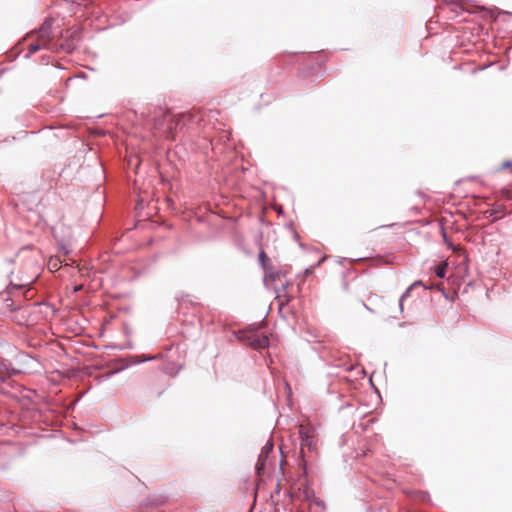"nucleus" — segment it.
Instances as JSON below:
<instances>
[{"instance_id":"f257e3e1","label":"nucleus","mask_w":512,"mask_h":512,"mask_svg":"<svg viewBox=\"0 0 512 512\" xmlns=\"http://www.w3.org/2000/svg\"><path fill=\"white\" fill-rule=\"evenodd\" d=\"M52 24V19H46L38 31L28 35V51L30 54H33L39 51L40 49L48 48L53 37Z\"/></svg>"},{"instance_id":"f03ea898","label":"nucleus","mask_w":512,"mask_h":512,"mask_svg":"<svg viewBox=\"0 0 512 512\" xmlns=\"http://www.w3.org/2000/svg\"><path fill=\"white\" fill-rule=\"evenodd\" d=\"M71 263H68L66 260L67 258H49L47 263V268L50 272H56L62 267H68L75 265V268L78 270L79 274L81 276H88L90 267L87 265L86 261H83L82 259L76 260L74 258H68Z\"/></svg>"},{"instance_id":"7ed1b4c3","label":"nucleus","mask_w":512,"mask_h":512,"mask_svg":"<svg viewBox=\"0 0 512 512\" xmlns=\"http://www.w3.org/2000/svg\"><path fill=\"white\" fill-rule=\"evenodd\" d=\"M299 435L301 438V452H304V449L307 448L309 451H313L316 449V440L314 429L307 425L299 426Z\"/></svg>"},{"instance_id":"20e7f679","label":"nucleus","mask_w":512,"mask_h":512,"mask_svg":"<svg viewBox=\"0 0 512 512\" xmlns=\"http://www.w3.org/2000/svg\"><path fill=\"white\" fill-rule=\"evenodd\" d=\"M191 114H178L170 118L167 129L164 131L166 138L174 140L176 137V130L181 126L184 118L191 119Z\"/></svg>"},{"instance_id":"39448f33","label":"nucleus","mask_w":512,"mask_h":512,"mask_svg":"<svg viewBox=\"0 0 512 512\" xmlns=\"http://www.w3.org/2000/svg\"><path fill=\"white\" fill-rule=\"evenodd\" d=\"M270 258H264L261 257V264L263 268L265 269V281H275L276 279L280 278L281 275H284L281 271L274 272L270 267L267 265V261Z\"/></svg>"},{"instance_id":"423d86ee","label":"nucleus","mask_w":512,"mask_h":512,"mask_svg":"<svg viewBox=\"0 0 512 512\" xmlns=\"http://www.w3.org/2000/svg\"><path fill=\"white\" fill-rule=\"evenodd\" d=\"M269 344V338L266 335H255L250 341L254 349H264Z\"/></svg>"},{"instance_id":"0eeeda50","label":"nucleus","mask_w":512,"mask_h":512,"mask_svg":"<svg viewBox=\"0 0 512 512\" xmlns=\"http://www.w3.org/2000/svg\"><path fill=\"white\" fill-rule=\"evenodd\" d=\"M267 459V452L264 450L260 453L257 463H256V471L258 474H261L265 469V463Z\"/></svg>"},{"instance_id":"6e6552de","label":"nucleus","mask_w":512,"mask_h":512,"mask_svg":"<svg viewBox=\"0 0 512 512\" xmlns=\"http://www.w3.org/2000/svg\"><path fill=\"white\" fill-rule=\"evenodd\" d=\"M448 266L447 263H444L443 265H440L436 268V275L439 278H443L445 276V269Z\"/></svg>"},{"instance_id":"1a4fd4ad","label":"nucleus","mask_w":512,"mask_h":512,"mask_svg":"<svg viewBox=\"0 0 512 512\" xmlns=\"http://www.w3.org/2000/svg\"><path fill=\"white\" fill-rule=\"evenodd\" d=\"M509 167H512V163L509 162V161L503 162L502 165H501V169H506V168H509Z\"/></svg>"},{"instance_id":"9d476101","label":"nucleus","mask_w":512,"mask_h":512,"mask_svg":"<svg viewBox=\"0 0 512 512\" xmlns=\"http://www.w3.org/2000/svg\"><path fill=\"white\" fill-rule=\"evenodd\" d=\"M163 122H164V120H157V121L155 122V128H156V129L160 128V126L163 124Z\"/></svg>"},{"instance_id":"9b49d317","label":"nucleus","mask_w":512,"mask_h":512,"mask_svg":"<svg viewBox=\"0 0 512 512\" xmlns=\"http://www.w3.org/2000/svg\"><path fill=\"white\" fill-rule=\"evenodd\" d=\"M272 447H273V445H272V444H270V445H269V447L264 446V449H266L264 452H267V453H268V450H271V449H272Z\"/></svg>"},{"instance_id":"f8f14e48","label":"nucleus","mask_w":512,"mask_h":512,"mask_svg":"<svg viewBox=\"0 0 512 512\" xmlns=\"http://www.w3.org/2000/svg\"><path fill=\"white\" fill-rule=\"evenodd\" d=\"M259 256L264 257V256H266V255H265V253L262 251V252L259 254Z\"/></svg>"}]
</instances>
